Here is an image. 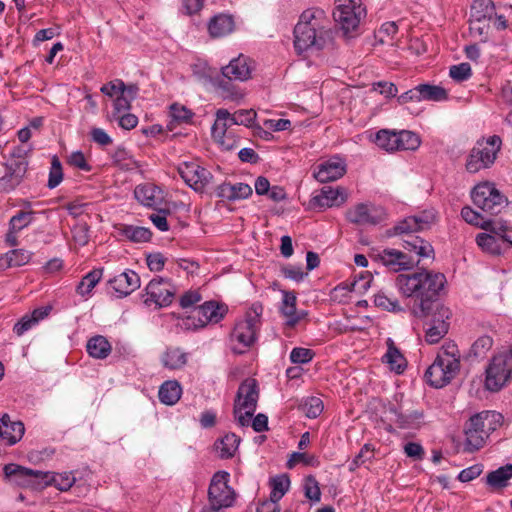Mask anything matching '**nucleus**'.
<instances>
[{
    "mask_svg": "<svg viewBox=\"0 0 512 512\" xmlns=\"http://www.w3.org/2000/svg\"><path fill=\"white\" fill-rule=\"evenodd\" d=\"M445 283L444 274L430 271L410 275L400 274L396 279V285L404 296L419 299L418 305L412 309L413 315L418 318H423L429 313L433 303L438 301L439 293Z\"/></svg>",
    "mask_w": 512,
    "mask_h": 512,
    "instance_id": "obj_1",
    "label": "nucleus"
},
{
    "mask_svg": "<svg viewBox=\"0 0 512 512\" xmlns=\"http://www.w3.org/2000/svg\"><path fill=\"white\" fill-rule=\"evenodd\" d=\"M333 31L324 11H304L294 28V47L298 53L319 52L333 45Z\"/></svg>",
    "mask_w": 512,
    "mask_h": 512,
    "instance_id": "obj_2",
    "label": "nucleus"
},
{
    "mask_svg": "<svg viewBox=\"0 0 512 512\" xmlns=\"http://www.w3.org/2000/svg\"><path fill=\"white\" fill-rule=\"evenodd\" d=\"M460 369V353L454 343L442 346L434 362L425 372L426 382L434 388L449 384Z\"/></svg>",
    "mask_w": 512,
    "mask_h": 512,
    "instance_id": "obj_3",
    "label": "nucleus"
},
{
    "mask_svg": "<svg viewBox=\"0 0 512 512\" xmlns=\"http://www.w3.org/2000/svg\"><path fill=\"white\" fill-rule=\"evenodd\" d=\"M263 313L262 304L256 302L245 313L244 319L236 322L231 333V342L235 353H243L257 340Z\"/></svg>",
    "mask_w": 512,
    "mask_h": 512,
    "instance_id": "obj_4",
    "label": "nucleus"
},
{
    "mask_svg": "<svg viewBox=\"0 0 512 512\" xmlns=\"http://www.w3.org/2000/svg\"><path fill=\"white\" fill-rule=\"evenodd\" d=\"M503 416L495 411H482L469 419L465 429L466 446L469 450H478L486 439L501 426Z\"/></svg>",
    "mask_w": 512,
    "mask_h": 512,
    "instance_id": "obj_5",
    "label": "nucleus"
},
{
    "mask_svg": "<svg viewBox=\"0 0 512 512\" xmlns=\"http://www.w3.org/2000/svg\"><path fill=\"white\" fill-rule=\"evenodd\" d=\"M333 17L343 35L353 37L361 20L366 16V9L362 0H335Z\"/></svg>",
    "mask_w": 512,
    "mask_h": 512,
    "instance_id": "obj_6",
    "label": "nucleus"
},
{
    "mask_svg": "<svg viewBox=\"0 0 512 512\" xmlns=\"http://www.w3.org/2000/svg\"><path fill=\"white\" fill-rule=\"evenodd\" d=\"M422 231L414 216H408L393 227V235H404L403 247L409 252L423 258L432 257L434 249L432 245L413 233Z\"/></svg>",
    "mask_w": 512,
    "mask_h": 512,
    "instance_id": "obj_7",
    "label": "nucleus"
},
{
    "mask_svg": "<svg viewBox=\"0 0 512 512\" xmlns=\"http://www.w3.org/2000/svg\"><path fill=\"white\" fill-rule=\"evenodd\" d=\"M501 145L502 140L498 135L477 141L467 157L466 170L469 173H477L489 168L495 162Z\"/></svg>",
    "mask_w": 512,
    "mask_h": 512,
    "instance_id": "obj_8",
    "label": "nucleus"
},
{
    "mask_svg": "<svg viewBox=\"0 0 512 512\" xmlns=\"http://www.w3.org/2000/svg\"><path fill=\"white\" fill-rule=\"evenodd\" d=\"M259 392L256 380L246 379L243 381L237 391L234 403V416L237 423L244 427L249 424L258 402Z\"/></svg>",
    "mask_w": 512,
    "mask_h": 512,
    "instance_id": "obj_9",
    "label": "nucleus"
},
{
    "mask_svg": "<svg viewBox=\"0 0 512 512\" xmlns=\"http://www.w3.org/2000/svg\"><path fill=\"white\" fill-rule=\"evenodd\" d=\"M485 387L487 390L499 391L509 381L512 373V345L509 354L495 355L486 368Z\"/></svg>",
    "mask_w": 512,
    "mask_h": 512,
    "instance_id": "obj_10",
    "label": "nucleus"
},
{
    "mask_svg": "<svg viewBox=\"0 0 512 512\" xmlns=\"http://www.w3.org/2000/svg\"><path fill=\"white\" fill-rule=\"evenodd\" d=\"M471 197L476 207L491 215L499 214L508 204L507 197L489 182L475 186Z\"/></svg>",
    "mask_w": 512,
    "mask_h": 512,
    "instance_id": "obj_11",
    "label": "nucleus"
},
{
    "mask_svg": "<svg viewBox=\"0 0 512 512\" xmlns=\"http://www.w3.org/2000/svg\"><path fill=\"white\" fill-rule=\"evenodd\" d=\"M228 308L224 304L215 301H207L200 305L192 315L186 317L182 325L187 330H198L206 327L208 324L219 323L226 315Z\"/></svg>",
    "mask_w": 512,
    "mask_h": 512,
    "instance_id": "obj_12",
    "label": "nucleus"
},
{
    "mask_svg": "<svg viewBox=\"0 0 512 512\" xmlns=\"http://www.w3.org/2000/svg\"><path fill=\"white\" fill-rule=\"evenodd\" d=\"M462 218L471 225L477 226L487 232L501 236L508 244L512 245V226L502 219H488L483 217L470 207H463Z\"/></svg>",
    "mask_w": 512,
    "mask_h": 512,
    "instance_id": "obj_13",
    "label": "nucleus"
},
{
    "mask_svg": "<svg viewBox=\"0 0 512 512\" xmlns=\"http://www.w3.org/2000/svg\"><path fill=\"white\" fill-rule=\"evenodd\" d=\"M229 473L225 471L216 472L210 482L208 489L209 504L215 508H227L234 502V491L228 485Z\"/></svg>",
    "mask_w": 512,
    "mask_h": 512,
    "instance_id": "obj_14",
    "label": "nucleus"
},
{
    "mask_svg": "<svg viewBox=\"0 0 512 512\" xmlns=\"http://www.w3.org/2000/svg\"><path fill=\"white\" fill-rule=\"evenodd\" d=\"M3 473L7 481L21 487H35L47 477L46 472L26 468L15 463L6 464L3 467Z\"/></svg>",
    "mask_w": 512,
    "mask_h": 512,
    "instance_id": "obj_15",
    "label": "nucleus"
},
{
    "mask_svg": "<svg viewBox=\"0 0 512 512\" xmlns=\"http://www.w3.org/2000/svg\"><path fill=\"white\" fill-rule=\"evenodd\" d=\"M146 305L155 304L158 307L170 305L174 299L176 289L174 285L164 278H153L146 286Z\"/></svg>",
    "mask_w": 512,
    "mask_h": 512,
    "instance_id": "obj_16",
    "label": "nucleus"
},
{
    "mask_svg": "<svg viewBox=\"0 0 512 512\" xmlns=\"http://www.w3.org/2000/svg\"><path fill=\"white\" fill-rule=\"evenodd\" d=\"M385 218L384 208L370 203H359L346 211V219L357 225H377Z\"/></svg>",
    "mask_w": 512,
    "mask_h": 512,
    "instance_id": "obj_17",
    "label": "nucleus"
},
{
    "mask_svg": "<svg viewBox=\"0 0 512 512\" xmlns=\"http://www.w3.org/2000/svg\"><path fill=\"white\" fill-rule=\"evenodd\" d=\"M178 171L182 179L198 192L204 191L213 178L209 170L195 162H185L181 164Z\"/></svg>",
    "mask_w": 512,
    "mask_h": 512,
    "instance_id": "obj_18",
    "label": "nucleus"
},
{
    "mask_svg": "<svg viewBox=\"0 0 512 512\" xmlns=\"http://www.w3.org/2000/svg\"><path fill=\"white\" fill-rule=\"evenodd\" d=\"M346 173V162L339 156H333L317 165L314 177L322 183L336 181Z\"/></svg>",
    "mask_w": 512,
    "mask_h": 512,
    "instance_id": "obj_19",
    "label": "nucleus"
},
{
    "mask_svg": "<svg viewBox=\"0 0 512 512\" xmlns=\"http://www.w3.org/2000/svg\"><path fill=\"white\" fill-rule=\"evenodd\" d=\"M253 62L243 55L232 59L222 68V74L229 80L246 81L251 78Z\"/></svg>",
    "mask_w": 512,
    "mask_h": 512,
    "instance_id": "obj_20",
    "label": "nucleus"
},
{
    "mask_svg": "<svg viewBox=\"0 0 512 512\" xmlns=\"http://www.w3.org/2000/svg\"><path fill=\"white\" fill-rule=\"evenodd\" d=\"M347 201V192L342 187H323L320 192L313 196L311 202L318 207H339Z\"/></svg>",
    "mask_w": 512,
    "mask_h": 512,
    "instance_id": "obj_21",
    "label": "nucleus"
},
{
    "mask_svg": "<svg viewBox=\"0 0 512 512\" xmlns=\"http://www.w3.org/2000/svg\"><path fill=\"white\" fill-rule=\"evenodd\" d=\"M378 256L386 267L395 272L410 269L415 263L409 254L396 249H385Z\"/></svg>",
    "mask_w": 512,
    "mask_h": 512,
    "instance_id": "obj_22",
    "label": "nucleus"
},
{
    "mask_svg": "<svg viewBox=\"0 0 512 512\" xmlns=\"http://www.w3.org/2000/svg\"><path fill=\"white\" fill-rule=\"evenodd\" d=\"M25 432L24 424L21 421L11 420L8 414L0 418V439L9 446L19 442Z\"/></svg>",
    "mask_w": 512,
    "mask_h": 512,
    "instance_id": "obj_23",
    "label": "nucleus"
},
{
    "mask_svg": "<svg viewBox=\"0 0 512 512\" xmlns=\"http://www.w3.org/2000/svg\"><path fill=\"white\" fill-rule=\"evenodd\" d=\"M296 296L292 292H285L280 307V312L285 318V325L293 328L301 320L305 319L307 312L305 310H297L296 308Z\"/></svg>",
    "mask_w": 512,
    "mask_h": 512,
    "instance_id": "obj_24",
    "label": "nucleus"
},
{
    "mask_svg": "<svg viewBox=\"0 0 512 512\" xmlns=\"http://www.w3.org/2000/svg\"><path fill=\"white\" fill-rule=\"evenodd\" d=\"M119 297L131 294L140 287V277L133 270H126L110 280Z\"/></svg>",
    "mask_w": 512,
    "mask_h": 512,
    "instance_id": "obj_25",
    "label": "nucleus"
},
{
    "mask_svg": "<svg viewBox=\"0 0 512 512\" xmlns=\"http://www.w3.org/2000/svg\"><path fill=\"white\" fill-rule=\"evenodd\" d=\"M51 311L50 306L39 307L33 310L31 314L24 315L15 325L13 331L16 335L22 336L25 332L37 325L39 321L43 320L49 315Z\"/></svg>",
    "mask_w": 512,
    "mask_h": 512,
    "instance_id": "obj_26",
    "label": "nucleus"
},
{
    "mask_svg": "<svg viewBox=\"0 0 512 512\" xmlns=\"http://www.w3.org/2000/svg\"><path fill=\"white\" fill-rule=\"evenodd\" d=\"M234 19L227 14H218L212 17L208 23V31L211 37L220 38L233 32Z\"/></svg>",
    "mask_w": 512,
    "mask_h": 512,
    "instance_id": "obj_27",
    "label": "nucleus"
},
{
    "mask_svg": "<svg viewBox=\"0 0 512 512\" xmlns=\"http://www.w3.org/2000/svg\"><path fill=\"white\" fill-rule=\"evenodd\" d=\"M512 479V464L504 466L489 472L486 475V484L493 490H502L506 488Z\"/></svg>",
    "mask_w": 512,
    "mask_h": 512,
    "instance_id": "obj_28",
    "label": "nucleus"
},
{
    "mask_svg": "<svg viewBox=\"0 0 512 512\" xmlns=\"http://www.w3.org/2000/svg\"><path fill=\"white\" fill-rule=\"evenodd\" d=\"M382 359L384 363L388 364L390 370L397 374L403 373L407 366L405 357L390 338L387 340V352Z\"/></svg>",
    "mask_w": 512,
    "mask_h": 512,
    "instance_id": "obj_29",
    "label": "nucleus"
},
{
    "mask_svg": "<svg viewBox=\"0 0 512 512\" xmlns=\"http://www.w3.org/2000/svg\"><path fill=\"white\" fill-rule=\"evenodd\" d=\"M501 242L507 241L491 232L479 233L476 236V243L480 249L491 255H500L502 253Z\"/></svg>",
    "mask_w": 512,
    "mask_h": 512,
    "instance_id": "obj_30",
    "label": "nucleus"
},
{
    "mask_svg": "<svg viewBox=\"0 0 512 512\" xmlns=\"http://www.w3.org/2000/svg\"><path fill=\"white\" fill-rule=\"evenodd\" d=\"M188 360V354L179 347H169L163 353L161 362L164 367L170 370L183 368Z\"/></svg>",
    "mask_w": 512,
    "mask_h": 512,
    "instance_id": "obj_31",
    "label": "nucleus"
},
{
    "mask_svg": "<svg viewBox=\"0 0 512 512\" xmlns=\"http://www.w3.org/2000/svg\"><path fill=\"white\" fill-rule=\"evenodd\" d=\"M233 125H236L235 113L231 114L226 109H218L216 112V120L211 130L212 137L222 138L225 133H228V128Z\"/></svg>",
    "mask_w": 512,
    "mask_h": 512,
    "instance_id": "obj_32",
    "label": "nucleus"
},
{
    "mask_svg": "<svg viewBox=\"0 0 512 512\" xmlns=\"http://www.w3.org/2000/svg\"><path fill=\"white\" fill-rule=\"evenodd\" d=\"M240 437L234 433H228L214 444L215 450L222 459L232 458L238 449Z\"/></svg>",
    "mask_w": 512,
    "mask_h": 512,
    "instance_id": "obj_33",
    "label": "nucleus"
},
{
    "mask_svg": "<svg viewBox=\"0 0 512 512\" xmlns=\"http://www.w3.org/2000/svg\"><path fill=\"white\" fill-rule=\"evenodd\" d=\"M218 194L229 200L245 199L252 194V188L245 183H224L218 187Z\"/></svg>",
    "mask_w": 512,
    "mask_h": 512,
    "instance_id": "obj_34",
    "label": "nucleus"
},
{
    "mask_svg": "<svg viewBox=\"0 0 512 512\" xmlns=\"http://www.w3.org/2000/svg\"><path fill=\"white\" fill-rule=\"evenodd\" d=\"M182 389L175 380L164 382L158 392L159 400L165 405H174L181 397Z\"/></svg>",
    "mask_w": 512,
    "mask_h": 512,
    "instance_id": "obj_35",
    "label": "nucleus"
},
{
    "mask_svg": "<svg viewBox=\"0 0 512 512\" xmlns=\"http://www.w3.org/2000/svg\"><path fill=\"white\" fill-rule=\"evenodd\" d=\"M89 355L96 359H104L111 353V344L101 335L89 339L86 345Z\"/></svg>",
    "mask_w": 512,
    "mask_h": 512,
    "instance_id": "obj_36",
    "label": "nucleus"
},
{
    "mask_svg": "<svg viewBox=\"0 0 512 512\" xmlns=\"http://www.w3.org/2000/svg\"><path fill=\"white\" fill-rule=\"evenodd\" d=\"M158 194L157 187L151 184L138 185L134 191L135 198L147 207H153L158 204Z\"/></svg>",
    "mask_w": 512,
    "mask_h": 512,
    "instance_id": "obj_37",
    "label": "nucleus"
},
{
    "mask_svg": "<svg viewBox=\"0 0 512 512\" xmlns=\"http://www.w3.org/2000/svg\"><path fill=\"white\" fill-rule=\"evenodd\" d=\"M495 14V5L492 0H474L471 6V17L475 22L491 19Z\"/></svg>",
    "mask_w": 512,
    "mask_h": 512,
    "instance_id": "obj_38",
    "label": "nucleus"
},
{
    "mask_svg": "<svg viewBox=\"0 0 512 512\" xmlns=\"http://www.w3.org/2000/svg\"><path fill=\"white\" fill-rule=\"evenodd\" d=\"M47 473L42 483L52 484L60 491H68L75 483L76 478L72 472Z\"/></svg>",
    "mask_w": 512,
    "mask_h": 512,
    "instance_id": "obj_39",
    "label": "nucleus"
},
{
    "mask_svg": "<svg viewBox=\"0 0 512 512\" xmlns=\"http://www.w3.org/2000/svg\"><path fill=\"white\" fill-rule=\"evenodd\" d=\"M419 95L421 101L441 102L448 99L447 91L437 85L427 83L419 84Z\"/></svg>",
    "mask_w": 512,
    "mask_h": 512,
    "instance_id": "obj_40",
    "label": "nucleus"
},
{
    "mask_svg": "<svg viewBox=\"0 0 512 512\" xmlns=\"http://www.w3.org/2000/svg\"><path fill=\"white\" fill-rule=\"evenodd\" d=\"M119 231L122 236L136 243L147 242L152 236V233L148 228L134 225H122L119 228Z\"/></svg>",
    "mask_w": 512,
    "mask_h": 512,
    "instance_id": "obj_41",
    "label": "nucleus"
},
{
    "mask_svg": "<svg viewBox=\"0 0 512 512\" xmlns=\"http://www.w3.org/2000/svg\"><path fill=\"white\" fill-rule=\"evenodd\" d=\"M389 413L393 415L390 420L394 421L400 428L403 429L413 428L423 416L422 413L418 411L403 414L399 412L395 407H391L389 409Z\"/></svg>",
    "mask_w": 512,
    "mask_h": 512,
    "instance_id": "obj_42",
    "label": "nucleus"
},
{
    "mask_svg": "<svg viewBox=\"0 0 512 512\" xmlns=\"http://www.w3.org/2000/svg\"><path fill=\"white\" fill-rule=\"evenodd\" d=\"M102 277L101 269H94L87 273L76 287V292L81 296H87L98 284Z\"/></svg>",
    "mask_w": 512,
    "mask_h": 512,
    "instance_id": "obj_43",
    "label": "nucleus"
},
{
    "mask_svg": "<svg viewBox=\"0 0 512 512\" xmlns=\"http://www.w3.org/2000/svg\"><path fill=\"white\" fill-rule=\"evenodd\" d=\"M396 142L398 150H415L421 143L419 136L408 130L396 132Z\"/></svg>",
    "mask_w": 512,
    "mask_h": 512,
    "instance_id": "obj_44",
    "label": "nucleus"
},
{
    "mask_svg": "<svg viewBox=\"0 0 512 512\" xmlns=\"http://www.w3.org/2000/svg\"><path fill=\"white\" fill-rule=\"evenodd\" d=\"M451 314V310L448 307L439 301H436L433 303L432 309L425 317L431 316L430 323L439 326V324H449Z\"/></svg>",
    "mask_w": 512,
    "mask_h": 512,
    "instance_id": "obj_45",
    "label": "nucleus"
},
{
    "mask_svg": "<svg viewBox=\"0 0 512 512\" xmlns=\"http://www.w3.org/2000/svg\"><path fill=\"white\" fill-rule=\"evenodd\" d=\"M290 486V480L288 476L281 475L274 477L271 480V493H270V499L271 501H274L278 504L279 500L285 495V493L288 491Z\"/></svg>",
    "mask_w": 512,
    "mask_h": 512,
    "instance_id": "obj_46",
    "label": "nucleus"
},
{
    "mask_svg": "<svg viewBox=\"0 0 512 512\" xmlns=\"http://www.w3.org/2000/svg\"><path fill=\"white\" fill-rule=\"evenodd\" d=\"M303 413L311 419L317 418L323 411V402L319 397H308L300 405Z\"/></svg>",
    "mask_w": 512,
    "mask_h": 512,
    "instance_id": "obj_47",
    "label": "nucleus"
},
{
    "mask_svg": "<svg viewBox=\"0 0 512 512\" xmlns=\"http://www.w3.org/2000/svg\"><path fill=\"white\" fill-rule=\"evenodd\" d=\"M375 143L386 151H397L396 132L380 130L375 135Z\"/></svg>",
    "mask_w": 512,
    "mask_h": 512,
    "instance_id": "obj_48",
    "label": "nucleus"
},
{
    "mask_svg": "<svg viewBox=\"0 0 512 512\" xmlns=\"http://www.w3.org/2000/svg\"><path fill=\"white\" fill-rule=\"evenodd\" d=\"M372 275L368 271H361L359 274H356L354 280L350 282L351 290L357 294L365 293L372 282Z\"/></svg>",
    "mask_w": 512,
    "mask_h": 512,
    "instance_id": "obj_49",
    "label": "nucleus"
},
{
    "mask_svg": "<svg viewBox=\"0 0 512 512\" xmlns=\"http://www.w3.org/2000/svg\"><path fill=\"white\" fill-rule=\"evenodd\" d=\"M63 180L62 165L57 156H53L51 160V167L49 171V178L47 186L50 189L57 187Z\"/></svg>",
    "mask_w": 512,
    "mask_h": 512,
    "instance_id": "obj_50",
    "label": "nucleus"
},
{
    "mask_svg": "<svg viewBox=\"0 0 512 512\" xmlns=\"http://www.w3.org/2000/svg\"><path fill=\"white\" fill-rule=\"evenodd\" d=\"M8 265L12 267H20L29 263L32 253L24 249H14L7 252Z\"/></svg>",
    "mask_w": 512,
    "mask_h": 512,
    "instance_id": "obj_51",
    "label": "nucleus"
},
{
    "mask_svg": "<svg viewBox=\"0 0 512 512\" xmlns=\"http://www.w3.org/2000/svg\"><path fill=\"white\" fill-rule=\"evenodd\" d=\"M448 330L449 324H439L437 326L430 323L426 331L425 340L429 344H436L448 333Z\"/></svg>",
    "mask_w": 512,
    "mask_h": 512,
    "instance_id": "obj_52",
    "label": "nucleus"
},
{
    "mask_svg": "<svg viewBox=\"0 0 512 512\" xmlns=\"http://www.w3.org/2000/svg\"><path fill=\"white\" fill-rule=\"evenodd\" d=\"M67 163L78 170L90 172L92 166L88 163L86 156L80 150L73 151L67 158Z\"/></svg>",
    "mask_w": 512,
    "mask_h": 512,
    "instance_id": "obj_53",
    "label": "nucleus"
},
{
    "mask_svg": "<svg viewBox=\"0 0 512 512\" xmlns=\"http://www.w3.org/2000/svg\"><path fill=\"white\" fill-rule=\"evenodd\" d=\"M493 346V339L488 335L480 336L472 345L471 352L475 357H483Z\"/></svg>",
    "mask_w": 512,
    "mask_h": 512,
    "instance_id": "obj_54",
    "label": "nucleus"
},
{
    "mask_svg": "<svg viewBox=\"0 0 512 512\" xmlns=\"http://www.w3.org/2000/svg\"><path fill=\"white\" fill-rule=\"evenodd\" d=\"M449 75L453 80L457 82L468 80L472 75L471 66L469 63L453 65L449 69Z\"/></svg>",
    "mask_w": 512,
    "mask_h": 512,
    "instance_id": "obj_55",
    "label": "nucleus"
},
{
    "mask_svg": "<svg viewBox=\"0 0 512 512\" xmlns=\"http://www.w3.org/2000/svg\"><path fill=\"white\" fill-rule=\"evenodd\" d=\"M314 357V352L308 348L296 347L290 353V360L295 364H306Z\"/></svg>",
    "mask_w": 512,
    "mask_h": 512,
    "instance_id": "obj_56",
    "label": "nucleus"
},
{
    "mask_svg": "<svg viewBox=\"0 0 512 512\" xmlns=\"http://www.w3.org/2000/svg\"><path fill=\"white\" fill-rule=\"evenodd\" d=\"M32 221V213L20 211L10 219V229L20 231L30 224Z\"/></svg>",
    "mask_w": 512,
    "mask_h": 512,
    "instance_id": "obj_57",
    "label": "nucleus"
},
{
    "mask_svg": "<svg viewBox=\"0 0 512 512\" xmlns=\"http://www.w3.org/2000/svg\"><path fill=\"white\" fill-rule=\"evenodd\" d=\"M170 114H171V117L179 123L187 122L193 116V113L191 112V110H189L185 106L180 105L178 103H174L170 106Z\"/></svg>",
    "mask_w": 512,
    "mask_h": 512,
    "instance_id": "obj_58",
    "label": "nucleus"
},
{
    "mask_svg": "<svg viewBox=\"0 0 512 512\" xmlns=\"http://www.w3.org/2000/svg\"><path fill=\"white\" fill-rule=\"evenodd\" d=\"M305 496L311 501L318 502L320 501L321 492L316 479L312 476H309L305 480Z\"/></svg>",
    "mask_w": 512,
    "mask_h": 512,
    "instance_id": "obj_59",
    "label": "nucleus"
},
{
    "mask_svg": "<svg viewBox=\"0 0 512 512\" xmlns=\"http://www.w3.org/2000/svg\"><path fill=\"white\" fill-rule=\"evenodd\" d=\"M417 223L420 225V229L426 230L436 221V212L434 209H427L419 214L413 215Z\"/></svg>",
    "mask_w": 512,
    "mask_h": 512,
    "instance_id": "obj_60",
    "label": "nucleus"
},
{
    "mask_svg": "<svg viewBox=\"0 0 512 512\" xmlns=\"http://www.w3.org/2000/svg\"><path fill=\"white\" fill-rule=\"evenodd\" d=\"M374 304L388 311L400 310L397 301L390 299L383 292H379L374 296Z\"/></svg>",
    "mask_w": 512,
    "mask_h": 512,
    "instance_id": "obj_61",
    "label": "nucleus"
},
{
    "mask_svg": "<svg viewBox=\"0 0 512 512\" xmlns=\"http://www.w3.org/2000/svg\"><path fill=\"white\" fill-rule=\"evenodd\" d=\"M124 82L120 79H116L114 81H110L106 84H104L100 91L110 97V98H116L118 95L121 94V90H123Z\"/></svg>",
    "mask_w": 512,
    "mask_h": 512,
    "instance_id": "obj_62",
    "label": "nucleus"
},
{
    "mask_svg": "<svg viewBox=\"0 0 512 512\" xmlns=\"http://www.w3.org/2000/svg\"><path fill=\"white\" fill-rule=\"evenodd\" d=\"M205 0H182L181 11L185 15H195L199 13L204 7Z\"/></svg>",
    "mask_w": 512,
    "mask_h": 512,
    "instance_id": "obj_63",
    "label": "nucleus"
},
{
    "mask_svg": "<svg viewBox=\"0 0 512 512\" xmlns=\"http://www.w3.org/2000/svg\"><path fill=\"white\" fill-rule=\"evenodd\" d=\"M91 140L100 145V146H108L112 143V138L107 134V132L99 127H94L90 131Z\"/></svg>",
    "mask_w": 512,
    "mask_h": 512,
    "instance_id": "obj_64",
    "label": "nucleus"
}]
</instances>
